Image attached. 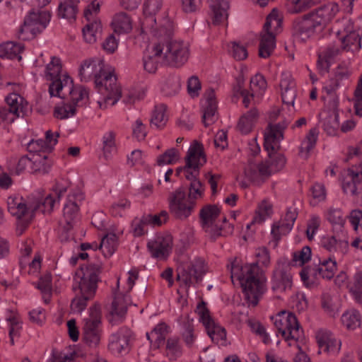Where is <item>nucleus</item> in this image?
Listing matches in <instances>:
<instances>
[{"label":"nucleus","mask_w":362,"mask_h":362,"mask_svg":"<svg viewBox=\"0 0 362 362\" xmlns=\"http://www.w3.org/2000/svg\"><path fill=\"white\" fill-rule=\"evenodd\" d=\"M80 0H62L58 6L57 15L59 18L68 21H74L78 12V3Z\"/></svg>","instance_id":"obj_30"},{"label":"nucleus","mask_w":362,"mask_h":362,"mask_svg":"<svg viewBox=\"0 0 362 362\" xmlns=\"http://www.w3.org/2000/svg\"><path fill=\"white\" fill-rule=\"evenodd\" d=\"M49 93L50 95L57 96L59 98H66L68 93L69 98V104L76 106L79 105L78 103L82 100L85 97H88L87 90L82 88H74L73 86V81L71 78H66L64 81H55L52 85L49 86Z\"/></svg>","instance_id":"obj_11"},{"label":"nucleus","mask_w":362,"mask_h":362,"mask_svg":"<svg viewBox=\"0 0 362 362\" xmlns=\"http://www.w3.org/2000/svg\"><path fill=\"white\" fill-rule=\"evenodd\" d=\"M351 291L356 300L362 303V271L357 272L354 276V284Z\"/></svg>","instance_id":"obj_63"},{"label":"nucleus","mask_w":362,"mask_h":362,"mask_svg":"<svg viewBox=\"0 0 362 362\" xmlns=\"http://www.w3.org/2000/svg\"><path fill=\"white\" fill-rule=\"evenodd\" d=\"M230 267L232 281L236 279L240 284L245 299L253 306L257 305L259 297L265 291V281L259 276V267L257 263L240 265L236 258L228 267Z\"/></svg>","instance_id":"obj_1"},{"label":"nucleus","mask_w":362,"mask_h":362,"mask_svg":"<svg viewBox=\"0 0 362 362\" xmlns=\"http://www.w3.org/2000/svg\"><path fill=\"white\" fill-rule=\"evenodd\" d=\"M322 246L331 253L344 255L349 250V242L346 240H337L335 236L323 237Z\"/></svg>","instance_id":"obj_27"},{"label":"nucleus","mask_w":362,"mask_h":362,"mask_svg":"<svg viewBox=\"0 0 362 362\" xmlns=\"http://www.w3.org/2000/svg\"><path fill=\"white\" fill-rule=\"evenodd\" d=\"M317 141L315 130L312 129L306 136L305 141L301 144L299 154L300 156L307 158L309 152L313 148Z\"/></svg>","instance_id":"obj_51"},{"label":"nucleus","mask_w":362,"mask_h":362,"mask_svg":"<svg viewBox=\"0 0 362 362\" xmlns=\"http://www.w3.org/2000/svg\"><path fill=\"white\" fill-rule=\"evenodd\" d=\"M173 239L169 235L157 236L148 243L147 247L151 256L155 258L164 259L171 250Z\"/></svg>","instance_id":"obj_21"},{"label":"nucleus","mask_w":362,"mask_h":362,"mask_svg":"<svg viewBox=\"0 0 362 362\" xmlns=\"http://www.w3.org/2000/svg\"><path fill=\"white\" fill-rule=\"evenodd\" d=\"M166 108L167 107L164 104H160L155 107L150 120L151 127L154 126L157 129H162L165 126L168 121V117L165 115Z\"/></svg>","instance_id":"obj_43"},{"label":"nucleus","mask_w":362,"mask_h":362,"mask_svg":"<svg viewBox=\"0 0 362 362\" xmlns=\"http://www.w3.org/2000/svg\"><path fill=\"white\" fill-rule=\"evenodd\" d=\"M284 103L293 105L296 97V83L289 74H283L279 84Z\"/></svg>","instance_id":"obj_25"},{"label":"nucleus","mask_w":362,"mask_h":362,"mask_svg":"<svg viewBox=\"0 0 362 362\" xmlns=\"http://www.w3.org/2000/svg\"><path fill=\"white\" fill-rule=\"evenodd\" d=\"M169 209L173 216L177 220H186L193 212L195 202L189 201L182 187L172 192L168 198Z\"/></svg>","instance_id":"obj_12"},{"label":"nucleus","mask_w":362,"mask_h":362,"mask_svg":"<svg viewBox=\"0 0 362 362\" xmlns=\"http://www.w3.org/2000/svg\"><path fill=\"white\" fill-rule=\"evenodd\" d=\"M8 321L10 322L8 332L10 344L13 346L15 344V339H18L20 337V332L22 327L20 325L18 320L14 316L8 317Z\"/></svg>","instance_id":"obj_59"},{"label":"nucleus","mask_w":362,"mask_h":362,"mask_svg":"<svg viewBox=\"0 0 362 362\" xmlns=\"http://www.w3.org/2000/svg\"><path fill=\"white\" fill-rule=\"evenodd\" d=\"M157 53H161L163 61L173 67H180L189 58L188 47L182 41L166 39L158 42Z\"/></svg>","instance_id":"obj_4"},{"label":"nucleus","mask_w":362,"mask_h":362,"mask_svg":"<svg viewBox=\"0 0 362 362\" xmlns=\"http://www.w3.org/2000/svg\"><path fill=\"white\" fill-rule=\"evenodd\" d=\"M211 8L213 12V24L219 25L228 19V0H211Z\"/></svg>","instance_id":"obj_28"},{"label":"nucleus","mask_w":362,"mask_h":362,"mask_svg":"<svg viewBox=\"0 0 362 362\" xmlns=\"http://www.w3.org/2000/svg\"><path fill=\"white\" fill-rule=\"evenodd\" d=\"M267 83L264 77L257 74L250 79V90L254 93H262L267 88Z\"/></svg>","instance_id":"obj_57"},{"label":"nucleus","mask_w":362,"mask_h":362,"mask_svg":"<svg viewBox=\"0 0 362 362\" xmlns=\"http://www.w3.org/2000/svg\"><path fill=\"white\" fill-rule=\"evenodd\" d=\"M354 98L355 113L356 115L362 117V74L354 92Z\"/></svg>","instance_id":"obj_64"},{"label":"nucleus","mask_w":362,"mask_h":362,"mask_svg":"<svg viewBox=\"0 0 362 362\" xmlns=\"http://www.w3.org/2000/svg\"><path fill=\"white\" fill-rule=\"evenodd\" d=\"M196 312L199 316L200 320L202 322L204 327L210 325L214 322V320L209 315V310L206 308V303L202 300L197 306Z\"/></svg>","instance_id":"obj_62"},{"label":"nucleus","mask_w":362,"mask_h":362,"mask_svg":"<svg viewBox=\"0 0 362 362\" xmlns=\"http://www.w3.org/2000/svg\"><path fill=\"white\" fill-rule=\"evenodd\" d=\"M29 209L33 211H40L42 213H51L57 200L52 194H47L45 198L41 192L37 195L32 194L28 197Z\"/></svg>","instance_id":"obj_22"},{"label":"nucleus","mask_w":362,"mask_h":362,"mask_svg":"<svg viewBox=\"0 0 362 362\" xmlns=\"http://www.w3.org/2000/svg\"><path fill=\"white\" fill-rule=\"evenodd\" d=\"M186 164L184 167L176 169L175 175L180 176L182 172L185 173L187 180H192L199 175V169L206 162V156L203 152L202 145L194 141L189 147L185 157Z\"/></svg>","instance_id":"obj_9"},{"label":"nucleus","mask_w":362,"mask_h":362,"mask_svg":"<svg viewBox=\"0 0 362 362\" xmlns=\"http://www.w3.org/2000/svg\"><path fill=\"white\" fill-rule=\"evenodd\" d=\"M221 209L216 205L208 204L199 211V222L202 230L214 241L223 235V227L220 221Z\"/></svg>","instance_id":"obj_8"},{"label":"nucleus","mask_w":362,"mask_h":362,"mask_svg":"<svg viewBox=\"0 0 362 362\" xmlns=\"http://www.w3.org/2000/svg\"><path fill=\"white\" fill-rule=\"evenodd\" d=\"M341 322L348 329H355L360 327L361 315L356 310H350L345 312L341 316Z\"/></svg>","instance_id":"obj_46"},{"label":"nucleus","mask_w":362,"mask_h":362,"mask_svg":"<svg viewBox=\"0 0 362 362\" xmlns=\"http://www.w3.org/2000/svg\"><path fill=\"white\" fill-rule=\"evenodd\" d=\"M289 122L284 120L277 124H269L264 134V148L268 153L271 168L274 172L281 170L286 164V160L284 156L279 153L281 145L280 141L284 139V131Z\"/></svg>","instance_id":"obj_2"},{"label":"nucleus","mask_w":362,"mask_h":362,"mask_svg":"<svg viewBox=\"0 0 362 362\" xmlns=\"http://www.w3.org/2000/svg\"><path fill=\"white\" fill-rule=\"evenodd\" d=\"M24 49V46L21 43L14 42H7L0 45V57H6L8 59H21V54Z\"/></svg>","instance_id":"obj_35"},{"label":"nucleus","mask_w":362,"mask_h":362,"mask_svg":"<svg viewBox=\"0 0 362 362\" xmlns=\"http://www.w3.org/2000/svg\"><path fill=\"white\" fill-rule=\"evenodd\" d=\"M177 280L186 287L199 284L206 273L204 261L197 258L189 263L182 264L177 268Z\"/></svg>","instance_id":"obj_14"},{"label":"nucleus","mask_w":362,"mask_h":362,"mask_svg":"<svg viewBox=\"0 0 362 362\" xmlns=\"http://www.w3.org/2000/svg\"><path fill=\"white\" fill-rule=\"evenodd\" d=\"M52 162L47 154L33 153L31 156V169L33 172L40 174L47 173L52 166Z\"/></svg>","instance_id":"obj_36"},{"label":"nucleus","mask_w":362,"mask_h":362,"mask_svg":"<svg viewBox=\"0 0 362 362\" xmlns=\"http://www.w3.org/2000/svg\"><path fill=\"white\" fill-rule=\"evenodd\" d=\"M103 140L104 155L107 158L112 153L115 151V134L110 131L105 134Z\"/></svg>","instance_id":"obj_54"},{"label":"nucleus","mask_w":362,"mask_h":362,"mask_svg":"<svg viewBox=\"0 0 362 362\" xmlns=\"http://www.w3.org/2000/svg\"><path fill=\"white\" fill-rule=\"evenodd\" d=\"M132 330L127 327H122L109 336L107 349L117 356L127 355L131 350Z\"/></svg>","instance_id":"obj_15"},{"label":"nucleus","mask_w":362,"mask_h":362,"mask_svg":"<svg viewBox=\"0 0 362 362\" xmlns=\"http://www.w3.org/2000/svg\"><path fill=\"white\" fill-rule=\"evenodd\" d=\"M272 213V204L264 199L259 205L256 215L253 218L252 223H262L267 217H269Z\"/></svg>","instance_id":"obj_49"},{"label":"nucleus","mask_w":362,"mask_h":362,"mask_svg":"<svg viewBox=\"0 0 362 362\" xmlns=\"http://www.w3.org/2000/svg\"><path fill=\"white\" fill-rule=\"evenodd\" d=\"M274 325L286 341H298L303 336V332L292 313L283 311L279 314L274 321Z\"/></svg>","instance_id":"obj_13"},{"label":"nucleus","mask_w":362,"mask_h":362,"mask_svg":"<svg viewBox=\"0 0 362 362\" xmlns=\"http://www.w3.org/2000/svg\"><path fill=\"white\" fill-rule=\"evenodd\" d=\"M311 257V249L309 246H304L300 250L296 251L293 255L292 261L299 266L308 262Z\"/></svg>","instance_id":"obj_55"},{"label":"nucleus","mask_w":362,"mask_h":362,"mask_svg":"<svg viewBox=\"0 0 362 362\" xmlns=\"http://www.w3.org/2000/svg\"><path fill=\"white\" fill-rule=\"evenodd\" d=\"M317 342L321 351L329 354H338L341 342L333 337L330 332H324L317 335Z\"/></svg>","instance_id":"obj_26"},{"label":"nucleus","mask_w":362,"mask_h":362,"mask_svg":"<svg viewBox=\"0 0 362 362\" xmlns=\"http://www.w3.org/2000/svg\"><path fill=\"white\" fill-rule=\"evenodd\" d=\"M75 297L71 300V309L73 313H81L87 306V302L91 300L95 294L81 290L73 286Z\"/></svg>","instance_id":"obj_31"},{"label":"nucleus","mask_w":362,"mask_h":362,"mask_svg":"<svg viewBox=\"0 0 362 362\" xmlns=\"http://www.w3.org/2000/svg\"><path fill=\"white\" fill-rule=\"evenodd\" d=\"M281 18L278 11L273 9L267 17L266 22L261 33L259 47V56L262 58L269 57L276 46L275 33L281 26Z\"/></svg>","instance_id":"obj_6"},{"label":"nucleus","mask_w":362,"mask_h":362,"mask_svg":"<svg viewBox=\"0 0 362 362\" xmlns=\"http://www.w3.org/2000/svg\"><path fill=\"white\" fill-rule=\"evenodd\" d=\"M104 71V62L102 60H95L92 59L85 60L81 65L79 69V76L82 81H88L92 77L95 76L98 74H100V72Z\"/></svg>","instance_id":"obj_24"},{"label":"nucleus","mask_w":362,"mask_h":362,"mask_svg":"<svg viewBox=\"0 0 362 362\" xmlns=\"http://www.w3.org/2000/svg\"><path fill=\"white\" fill-rule=\"evenodd\" d=\"M51 19V13L47 10L32 9L24 20L18 32L17 37L22 40H29L41 33Z\"/></svg>","instance_id":"obj_3"},{"label":"nucleus","mask_w":362,"mask_h":362,"mask_svg":"<svg viewBox=\"0 0 362 362\" xmlns=\"http://www.w3.org/2000/svg\"><path fill=\"white\" fill-rule=\"evenodd\" d=\"M84 40L89 44L96 42L98 37L102 32L100 22L94 21L88 23L82 30Z\"/></svg>","instance_id":"obj_42"},{"label":"nucleus","mask_w":362,"mask_h":362,"mask_svg":"<svg viewBox=\"0 0 362 362\" xmlns=\"http://www.w3.org/2000/svg\"><path fill=\"white\" fill-rule=\"evenodd\" d=\"M292 275L288 265L279 266L274 271L272 280V289L277 292H285L292 287Z\"/></svg>","instance_id":"obj_20"},{"label":"nucleus","mask_w":362,"mask_h":362,"mask_svg":"<svg viewBox=\"0 0 362 362\" xmlns=\"http://www.w3.org/2000/svg\"><path fill=\"white\" fill-rule=\"evenodd\" d=\"M337 271V262L331 257L325 259L320 262L317 267H315L317 276H319L323 279H331Z\"/></svg>","instance_id":"obj_40"},{"label":"nucleus","mask_w":362,"mask_h":362,"mask_svg":"<svg viewBox=\"0 0 362 362\" xmlns=\"http://www.w3.org/2000/svg\"><path fill=\"white\" fill-rule=\"evenodd\" d=\"M102 271V264L99 262L81 265L76 272L73 286L95 294Z\"/></svg>","instance_id":"obj_5"},{"label":"nucleus","mask_w":362,"mask_h":362,"mask_svg":"<svg viewBox=\"0 0 362 362\" xmlns=\"http://www.w3.org/2000/svg\"><path fill=\"white\" fill-rule=\"evenodd\" d=\"M177 160V151L173 148L160 155L157 158V163L159 165H170L174 163Z\"/></svg>","instance_id":"obj_61"},{"label":"nucleus","mask_w":362,"mask_h":362,"mask_svg":"<svg viewBox=\"0 0 362 362\" xmlns=\"http://www.w3.org/2000/svg\"><path fill=\"white\" fill-rule=\"evenodd\" d=\"M208 335L211 340L220 345H225L226 340V329L216 324L214 321L205 327Z\"/></svg>","instance_id":"obj_39"},{"label":"nucleus","mask_w":362,"mask_h":362,"mask_svg":"<svg viewBox=\"0 0 362 362\" xmlns=\"http://www.w3.org/2000/svg\"><path fill=\"white\" fill-rule=\"evenodd\" d=\"M338 40L344 52L354 53L361 47V37L358 33H352L351 35L344 36Z\"/></svg>","instance_id":"obj_33"},{"label":"nucleus","mask_w":362,"mask_h":362,"mask_svg":"<svg viewBox=\"0 0 362 362\" xmlns=\"http://www.w3.org/2000/svg\"><path fill=\"white\" fill-rule=\"evenodd\" d=\"M30 151H33V153L46 154L47 152H51L52 148L49 147V144L45 140L38 139L36 141L32 140L28 145Z\"/></svg>","instance_id":"obj_58"},{"label":"nucleus","mask_w":362,"mask_h":362,"mask_svg":"<svg viewBox=\"0 0 362 362\" xmlns=\"http://www.w3.org/2000/svg\"><path fill=\"white\" fill-rule=\"evenodd\" d=\"M335 29L338 39L349 35H351L352 33H358L354 28L352 21L346 18L337 22Z\"/></svg>","instance_id":"obj_48"},{"label":"nucleus","mask_w":362,"mask_h":362,"mask_svg":"<svg viewBox=\"0 0 362 362\" xmlns=\"http://www.w3.org/2000/svg\"><path fill=\"white\" fill-rule=\"evenodd\" d=\"M197 177L192 178L189 180L190 185L189 186L188 196L187 198L189 201L195 202L202 197L204 188L201 181Z\"/></svg>","instance_id":"obj_50"},{"label":"nucleus","mask_w":362,"mask_h":362,"mask_svg":"<svg viewBox=\"0 0 362 362\" xmlns=\"http://www.w3.org/2000/svg\"><path fill=\"white\" fill-rule=\"evenodd\" d=\"M95 87L105 95V104H99L100 108L113 106L122 96L121 88L117 84V78L111 71L105 69L95 76Z\"/></svg>","instance_id":"obj_7"},{"label":"nucleus","mask_w":362,"mask_h":362,"mask_svg":"<svg viewBox=\"0 0 362 362\" xmlns=\"http://www.w3.org/2000/svg\"><path fill=\"white\" fill-rule=\"evenodd\" d=\"M168 333V327L165 323L157 325L151 332L152 337L154 338L153 346L157 349L163 346Z\"/></svg>","instance_id":"obj_47"},{"label":"nucleus","mask_w":362,"mask_h":362,"mask_svg":"<svg viewBox=\"0 0 362 362\" xmlns=\"http://www.w3.org/2000/svg\"><path fill=\"white\" fill-rule=\"evenodd\" d=\"M205 103L203 105L204 113L202 116L203 123L205 127L213 124L216 121V112L217 110V103L215 98V93L213 88L206 90Z\"/></svg>","instance_id":"obj_23"},{"label":"nucleus","mask_w":362,"mask_h":362,"mask_svg":"<svg viewBox=\"0 0 362 362\" xmlns=\"http://www.w3.org/2000/svg\"><path fill=\"white\" fill-rule=\"evenodd\" d=\"M343 50L341 46H328L318 57L317 66L321 70H327L329 66V61L339 55Z\"/></svg>","instance_id":"obj_37"},{"label":"nucleus","mask_w":362,"mask_h":362,"mask_svg":"<svg viewBox=\"0 0 362 362\" xmlns=\"http://www.w3.org/2000/svg\"><path fill=\"white\" fill-rule=\"evenodd\" d=\"M339 127V122L338 115L327 117L323 123V129L329 136H334L336 134Z\"/></svg>","instance_id":"obj_56"},{"label":"nucleus","mask_w":362,"mask_h":362,"mask_svg":"<svg viewBox=\"0 0 362 362\" xmlns=\"http://www.w3.org/2000/svg\"><path fill=\"white\" fill-rule=\"evenodd\" d=\"M289 4L288 11L291 13H298L305 11L309 8L312 4V0H286Z\"/></svg>","instance_id":"obj_53"},{"label":"nucleus","mask_w":362,"mask_h":362,"mask_svg":"<svg viewBox=\"0 0 362 362\" xmlns=\"http://www.w3.org/2000/svg\"><path fill=\"white\" fill-rule=\"evenodd\" d=\"M76 109L74 105L66 103L62 107H58L54 109V116L60 119H64L72 117L76 114Z\"/></svg>","instance_id":"obj_60"},{"label":"nucleus","mask_w":362,"mask_h":362,"mask_svg":"<svg viewBox=\"0 0 362 362\" xmlns=\"http://www.w3.org/2000/svg\"><path fill=\"white\" fill-rule=\"evenodd\" d=\"M158 44L152 46L148 50V54L145 55L144 57V68L149 73H155L158 69V66L160 60H163V55L161 53H157Z\"/></svg>","instance_id":"obj_34"},{"label":"nucleus","mask_w":362,"mask_h":362,"mask_svg":"<svg viewBox=\"0 0 362 362\" xmlns=\"http://www.w3.org/2000/svg\"><path fill=\"white\" fill-rule=\"evenodd\" d=\"M117 236L115 233H108L101 240L100 249L105 256H111L117 247Z\"/></svg>","instance_id":"obj_45"},{"label":"nucleus","mask_w":362,"mask_h":362,"mask_svg":"<svg viewBox=\"0 0 362 362\" xmlns=\"http://www.w3.org/2000/svg\"><path fill=\"white\" fill-rule=\"evenodd\" d=\"M47 80L51 81L52 85L55 81H64L66 78H70L66 74H61L62 65L59 58L53 57L49 64L47 65Z\"/></svg>","instance_id":"obj_32"},{"label":"nucleus","mask_w":362,"mask_h":362,"mask_svg":"<svg viewBox=\"0 0 362 362\" xmlns=\"http://www.w3.org/2000/svg\"><path fill=\"white\" fill-rule=\"evenodd\" d=\"M84 199V195L79 189L71 192L67 197V201L63 209V218L64 220V229L71 230L78 219V203Z\"/></svg>","instance_id":"obj_16"},{"label":"nucleus","mask_w":362,"mask_h":362,"mask_svg":"<svg viewBox=\"0 0 362 362\" xmlns=\"http://www.w3.org/2000/svg\"><path fill=\"white\" fill-rule=\"evenodd\" d=\"M114 31L118 33H129L132 27V21L130 17L126 13H119L114 17L112 23Z\"/></svg>","instance_id":"obj_41"},{"label":"nucleus","mask_w":362,"mask_h":362,"mask_svg":"<svg viewBox=\"0 0 362 362\" xmlns=\"http://www.w3.org/2000/svg\"><path fill=\"white\" fill-rule=\"evenodd\" d=\"M325 25L323 22L317 16L315 12H312L294 25V30L296 34L304 39L310 37L315 33H321Z\"/></svg>","instance_id":"obj_17"},{"label":"nucleus","mask_w":362,"mask_h":362,"mask_svg":"<svg viewBox=\"0 0 362 362\" xmlns=\"http://www.w3.org/2000/svg\"><path fill=\"white\" fill-rule=\"evenodd\" d=\"M165 350L170 358L175 359L182 354V347L178 337H173L167 339Z\"/></svg>","instance_id":"obj_52"},{"label":"nucleus","mask_w":362,"mask_h":362,"mask_svg":"<svg viewBox=\"0 0 362 362\" xmlns=\"http://www.w3.org/2000/svg\"><path fill=\"white\" fill-rule=\"evenodd\" d=\"M339 11V8L338 4L331 2L316 9L315 13L325 25L334 18Z\"/></svg>","instance_id":"obj_38"},{"label":"nucleus","mask_w":362,"mask_h":362,"mask_svg":"<svg viewBox=\"0 0 362 362\" xmlns=\"http://www.w3.org/2000/svg\"><path fill=\"white\" fill-rule=\"evenodd\" d=\"M297 217V209L295 207L288 208L284 218L272 226V235L274 238L276 240H279L281 235L288 233L293 228Z\"/></svg>","instance_id":"obj_19"},{"label":"nucleus","mask_w":362,"mask_h":362,"mask_svg":"<svg viewBox=\"0 0 362 362\" xmlns=\"http://www.w3.org/2000/svg\"><path fill=\"white\" fill-rule=\"evenodd\" d=\"M114 300L112 303L111 315L113 317L123 318L127 310V305L130 303V299L127 293H114Z\"/></svg>","instance_id":"obj_29"},{"label":"nucleus","mask_w":362,"mask_h":362,"mask_svg":"<svg viewBox=\"0 0 362 362\" xmlns=\"http://www.w3.org/2000/svg\"><path fill=\"white\" fill-rule=\"evenodd\" d=\"M7 206L8 212L19 219L18 223V230L21 228L20 235H21L25 228L28 226L29 221L22 219L27 211V206L24 202L23 197L18 195H12L8 197Z\"/></svg>","instance_id":"obj_18"},{"label":"nucleus","mask_w":362,"mask_h":362,"mask_svg":"<svg viewBox=\"0 0 362 362\" xmlns=\"http://www.w3.org/2000/svg\"><path fill=\"white\" fill-rule=\"evenodd\" d=\"M180 89V81L177 76H170L168 77L162 87L161 91L166 97H172L177 94Z\"/></svg>","instance_id":"obj_44"},{"label":"nucleus","mask_w":362,"mask_h":362,"mask_svg":"<svg viewBox=\"0 0 362 362\" xmlns=\"http://www.w3.org/2000/svg\"><path fill=\"white\" fill-rule=\"evenodd\" d=\"M101 312L95 305L89 308L88 316L83 319V339L89 346L99 344L101 337Z\"/></svg>","instance_id":"obj_10"}]
</instances>
